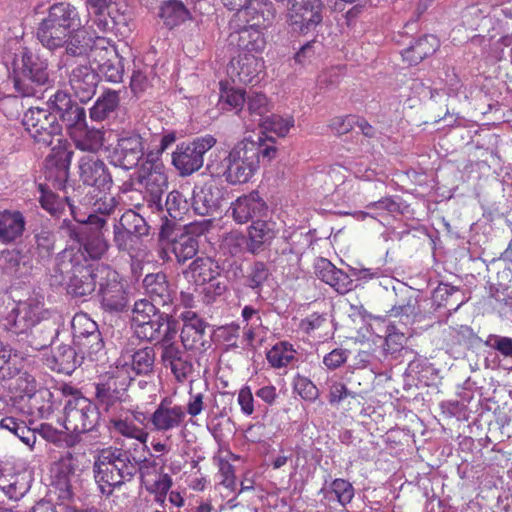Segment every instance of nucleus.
Segmentation results:
<instances>
[{"label":"nucleus","instance_id":"nucleus-13","mask_svg":"<svg viewBox=\"0 0 512 512\" xmlns=\"http://www.w3.org/2000/svg\"><path fill=\"white\" fill-rule=\"evenodd\" d=\"M262 57L241 52L233 57L227 67V74L234 83L257 85L266 74Z\"/></svg>","mask_w":512,"mask_h":512},{"label":"nucleus","instance_id":"nucleus-3","mask_svg":"<svg viewBox=\"0 0 512 512\" xmlns=\"http://www.w3.org/2000/svg\"><path fill=\"white\" fill-rule=\"evenodd\" d=\"M257 149L251 138L238 141L223 158L221 163L214 167L208 164L211 173L221 175L231 185L244 184L251 180L259 169Z\"/></svg>","mask_w":512,"mask_h":512},{"label":"nucleus","instance_id":"nucleus-63","mask_svg":"<svg viewBox=\"0 0 512 512\" xmlns=\"http://www.w3.org/2000/svg\"><path fill=\"white\" fill-rule=\"evenodd\" d=\"M219 484L230 492L236 490V475L234 466L226 459L219 458L217 462Z\"/></svg>","mask_w":512,"mask_h":512},{"label":"nucleus","instance_id":"nucleus-8","mask_svg":"<svg viewBox=\"0 0 512 512\" xmlns=\"http://www.w3.org/2000/svg\"><path fill=\"white\" fill-rule=\"evenodd\" d=\"M22 124L34 141L44 146H50L62 131L57 116L40 107L29 108L23 115Z\"/></svg>","mask_w":512,"mask_h":512},{"label":"nucleus","instance_id":"nucleus-7","mask_svg":"<svg viewBox=\"0 0 512 512\" xmlns=\"http://www.w3.org/2000/svg\"><path fill=\"white\" fill-rule=\"evenodd\" d=\"M217 143L213 135L206 134L189 143L178 144L172 153V164L181 176L198 171L204 163V155Z\"/></svg>","mask_w":512,"mask_h":512},{"label":"nucleus","instance_id":"nucleus-47","mask_svg":"<svg viewBox=\"0 0 512 512\" xmlns=\"http://www.w3.org/2000/svg\"><path fill=\"white\" fill-rule=\"evenodd\" d=\"M119 96L116 92H106L90 108V118L94 121L105 120L118 106Z\"/></svg>","mask_w":512,"mask_h":512},{"label":"nucleus","instance_id":"nucleus-42","mask_svg":"<svg viewBox=\"0 0 512 512\" xmlns=\"http://www.w3.org/2000/svg\"><path fill=\"white\" fill-rule=\"evenodd\" d=\"M189 15L185 5L178 0H169L163 3L159 10V17L163 20L164 24L173 28L183 23Z\"/></svg>","mask_w":512,"mask_h":512},{"label":"nucleus","instance_id":"nucleus-61","mask_svg":"<svg viewBox=\"0 0 512 512\" xmlns=\"http://www.w3.org/2000/svg\"><path fill=\"white\" fill-rule=\"evenodd\" d=\"M293 388L303 400L313 402L319 397L317 386L305 376L296 375L293 380Z\"/></svg>","mask_w":512,"mask_h":512},{"label":"nucleus","instance_id":"nucleus-29","mask_svg":"<svg viewBox=\"0 0 512 512\" xmlns=\"http://www.w3.org/2000/svg\"><path fill=\"white\" fill-rule=\"evenodd\" d=\"M49 105L59 113L66 125L77 124L86 119V111L83 107L73 102L71 95L63 90H57L50 96Z\"/></svg>","mask_w":512,"mask_h":512},{"label":"nucleus","instance_id":"nucleus-56","mask_svg":"<svg viewBox=\"0 0 512 512\" xmlns=\"http://www.w3.org/2000/svg\"><path fill=\"white\" fill-rule=\"evenodd\" d=\"M330 491L336 497L337 502L346 507L355 495V489L351 482L343 478H336L330 483Z\"/></svg>","mask_w":512,"mask_h":512},{"label":"nucleus","instance_id":"nucleus-27","mask_svg":"<svg viewBox=\"0 0 512 512\" xmlns=\"http://www.w3.org/2000/svg\"><path fill=\"white\" fill-rule=\"evenodd\" d=\"M233 219L239 223H247L255 217L262 216L267 211L265 201L257 191L238 197L231 205Z\"/></svg>","mask_w":512,"mask_h":512},{"label":"nucleus","instance_id":"nucleus-21","mask_svg":"<svg viewBox=\"0 0 512 512\" xmlns=\"http://www.w3.org/2000/svg\"><path fill=\"white\" fill-rule=\"evenodd\" d=\"M160 238L169 239L170 249L178 263H185L192 259L199 249L197 236L186 230L174 233V231H171V224L167 219L161 226Z\"/></svg>","mask_w":512,"mask_h":512},{"label":"nucleus","instance_id":"nucleus-51","mask_svg":"<svg viewBox=\"0 0 512 512\" xmlns=\"http://www.w3.org/2000/svg\"><path fill=\"white\" fill-rule=\"evenodd\" d=\"M157 304L148 299L137 300L132 310L131 325L134 332L149 318L154 317L160 310L156 307Z\"/></svg>","mask_w":512,"mask_h":512},{"label":"nucleus","instance_id":"nucleus-53","mask_svg":"<svg viewBox=\"0 0 512 512\" xmlns=\"http://www.w3.org/2000/svg\"><path fill=\"white\" fill-rule=\"evenodd\" d=\"M418 314V301L413 297H409L406 302L394 305L390 310V316L399 318L405 325L413 324Z\"/></svg>","mask_w":512,"mask_h":512},{"label":"nucleus","instance_id":"nucleus-9","mask_svg":"<svg viewBox=\"0 0 512 512\" xmlns=\"http://www.w3.org/2000/svg\"><path fill=\"white\" fill-rule=\"evenodd\" d=\"M69 258L71 262V277L68 283V291L74 296L82 297L95 291L96 284L101 281L103 273L101 268H107L101 264H91L85 259V263L79 261L77 255H71L70 251H64L62 259Z\"/></svg>","mask_w":512,"mask_h":512},{"label":"nucleus","instance_id":"nucleus-49","mask_svg":"<svg viewBox=\"0 0 512 512\" xmlns=\"http://www.w3.org/2000/svg\"><path fill=\"white\" fill-rule=\"evenodd\" d=\"M40 197L39 202L41 207L52 216H59L68 205L71 209L73 206L68 198H60L57 194L47 189L43 184L39 185Z\"/></svg>","mask_w":512,"mask_h":512},{"label":"nucleus","instance_id":"nucleus-19","mask_svg":"<svg viewBox=\"0 0 512 512\" xmlns=\"http://www.w3.org/2000/svg\"><path fill=\"white\" fill-rule=\"evenodd\" d=\"M78 467L75 455L66 451L50 468L51 485L59 491L58 497L62 500H70L73 497L71 478Z\"/></svg>","mask_w":512,"mask_h":512},{"label":"nucleus","instance_id":"nucleus-30","mask_svg":"<svg viewBox=\"0 0 512 512\" xmlns=\"http://www.w3.org/2000/svg\"><path fill=\"white\" fill-rule=\"evenodd\" d=\"M70 236L77 239L80 243L78 252L74 253L79 257V261L87 255L91 260H99L107 252L109 243L101 231H87L82 239L78 238L74 229H70ZM73 255L72 252H70Z\"/></svg>","mask_w":512,"mask_h":512},{"label":"nucleus","instance_id":"nucleus-39","mask_svg":"<svg viewBox=\"0 0 512 512\" xmlns=\"http://www.w3.org/2000/svg\"><path fill=\"white\" fill-rule=\"evenodd\" d=\"M17 365L12 366V369H15L17 373L6 378L12 380L9 389L20 398L27 397L29 400H32L36 397L37 381L31 373L23 370L24 365L19 367Z\"/></svg>","mask_w":512,"mask_h":512},{"label":"nucleus","instance_id":"nucleus-5","mask_svg":"<svg viewBox=\"0 0 512 512\" xmlns=\"http://www.w3.org/2000/svg\"><path fill=\"white\" fill-rule=\"evenodd\" d=\"M133 377L127 363L111 366L99 377L96 383L95 397L98 404L107 413H115L128 397V387Z\"/></svg>","mask_w":512,"mask_h":512},{"label":"nucleus","instance_id":"nucleus-64","mask_svg":"<svg viewBox=\"0 0 512 512\" xmlns=\"http://www.w3.org/2000/svg\"><path fill=\"white\" fill-rule=\"evenodd\" d=\"M165 207L167 214L173 220H180L187 209V202L180 192L174 190L168 193Z\"/></svg>","mask_w":512,"mask_h":512},{"label":"nucleus","instance_id":"nucleus-62","mask_svg":"<svg viewBox=\"0 0 512 512\" xmlns=\"http://www.w3.org/2000/svg\"><path fill=\"white\" fill-rule=\"evenodd\" d=\"M449 343L448 346H469L473 343L476 335L473 329L467 325L449 328Z\"/></svg>","mask_w":512,"mask_h":512},{"label":"nucleus","instance_id":"nucleus-46","mask_svg":"<svg viewBox=\"0 0 512 512\" xmlns=\"http://www.w3.org/2000/svg\"><path fill=\"white\" fill-rule=\"evenodd\" d=\"M155 365V350L152 347L138 349L131 356L130 371L137 375H148L153 372Z\"/></svg>","mask_w":512,"mask_h":512},{"label":"nucleus","instance_id":"nucleus-25","mask_svg":"<svg viewBox=\"0 0 512 512\" xmlns=\"http://www.w3.org/2000/svg\"><path fill=\"white\" fill-rule=\"evenodd\" d=\"M143 415L142 412H132V417L113 416L109 419L108 429L115 436L136 440L147 449L149 432L144 427H140L135 423Z\"/></svg>","mask_w":512,"mask_h":512},{"label":"nucleus","instance_id":"nucleus-15","mask_svg":"<svg viewBox=\"0 0 512 512\" xmlns=\"http://www.w3.org/2000/svg\"><path fill=\"white\" fill-rule=\"evenodd\" d=\"M146 140L138 132H123L113 150L112 158L116 166L129 170L135 168L145 154Z\"/></svg>","mask_w":512,"mask_h":512},{"label":"nucleus","instance_id":"nucleus-2","mask_svg":"<svg viewBox=\"0 0 512 512\" xmlns=\"http://www.w3.org/2000/svg\"><path fill=\"white\" fill-rule=\"evenodd\" d=\"M137 469V461L130 451L116 446L98 450L93 465L95 480L101 492L106 495L131 480Z\"/></svg>","mask_w":512,"mask_h":512},{"label":"nucleus","instance_id":"nucleus-60","mask_svg":"<svg viewBox=\"0 0 512 512\" xmlns=\"http://www.w3.org/2000/svg\"><path fill=\"white\" fill-rule=\"evenodd\" d=\"M74 152L68 149L67 140L58 139V144L52 149L51 157L55 159L56 165L62 170L66 177L72 162Z\"/></svg>","mask_w":512,"mask_h":512},{"label":"nucleus","instance_id":"nucleus-26","mask_svg":"<svg viewBox=\"0 0 512 512\" xmlns=\"http://www.w3.org/2000/svg\"><path fill=\"white\" fill-rule=\"evenodd\" d=\"M140 475L148 492L156 494L158 500L166 497L172 486V478L155 461H145L140 467Z\"/></svg>","mask_w":512,"mask_h":512},{"label":"nucleus","instance_id":"nucleus-14","mask_svg":"<svg viewBox=\"0 0 512 512\" xmlns=\"http://www.w3.org/2000/svg\"><path fill=\"white\" fill-rule=\"evenodd\" d=\"M160 360L166 370H170L178 383H184L193 373L192 357L188 350L174 340H167L159 345Z\"/></svg>","mask_w":512,"mask_h":512},{"label":"nucleus","instance_id":"nucleus-4","mask_svg":"<svg viewBox=\"0 0 512 512\" xmlns=\"http://www.w3.org/2000/svg\"><path fill=\"white\" fill-rule=\"evenodd\" d=\"M81 25L74 6L61 2L53 4L38 29L37 37L50 50L63 47L72 33Z\"/></svg>","mask_w":512,"mask_h":512},{"label":"nucleus","instance_id":"nucleus-20","mask_svg":"<svg viewBox=\"0 0 512 512\" xmlns=\"http://www.w3.org/2000/svg\"><path fill=\"white\" fill-rule=\"evenodd\" d=\"M135 335L148 342H155L161 345L167 340H174L177 335L175 321L167 313L159 311L154 317L149 318L141 325Z\"/></svg>","mask_w":512,"mask_h":512},{"label":"nucleus","instance_id":"nucleus-52","mask_svg":"<svg viewBox=\"0 0 512 512\" xmlns=\"http://www.w3.org/2000/svg\"><path fill=\"white\" fill-rule=\"evenodd\" d=\"M247 108L250 116L263 118L273 108L271 100L262 92L251 91L247 95Z\"/></svg>","mask_w":512,"mask_h":512},{"label":"nucleus","instance_id":"nucleus-50","mask_svg":"<svg viewBox=\"0 0 512 512\" xmlns=\"http://www.w3.org/2000/svg\"><path fill=\"white\" fill-rule=\"evenodd\" d=\"M24 362V358L14 351L9 345L0 341V379L15 375L17 371L12 366Z\"/></svg>","mask_w":512,"mask_h":512},{"label":"nucleus","instance_id":"nucleus-54","mask_svg":"<svg viewBox=\"0 0 512 512\" xmlns=\"http://www.w3.org/2000/svg\"><path fill=\"white\" fill-rule=\"evenodd\" d=\"M2 326L5 330L15 334H21L29 330L20 302L3 317Z\"/></svg>","mask_w":512,"mask_h":512},{"label":"nucleus","instance_id":"nucleus-17","mask_svg":"<svg viewBox=\"0 0 512 512\" xmlns=\"http://www.w3.org/2000/svg\"><path fill=\"white\" fill-rule=\"evenodd\" d=\"M276 17V9L269 0H250L239 12L232 16L231 23L239 27L240 23L267 29Z\"/></svg>","mask_w":512,"mask_h":512},{"label":"nucleus","instance_id":"nucleus-22","mask_svg":"<svg viewBox=\"0 0 512 512\" xmlns=\"http://www.w3.org/2000/svg\"><path fill=\"white\" fill-rule=\"evenodd\" d=\"M68 127L71 139L78 150L97 155L104 146L105 131L88 127L86 119L77 124H70Z\"/></svg>","mask_w":512,"mask_h":512},{"label":"nucleus","instance_id":"nucleus-6","mask_svg":"<svg viewBox=\"0 0 512 512\" xmlns=\"http://www.w3.org/2000/svg\"><path fill=\"white\" fill-rule=\"evenodd\" d=\"M136 174L137 183L144 189L147 206L152 212H162V197L168 180L159 153H146V158Z\"/></svg>","mask_w":512,"mask_h":512},{"label":"nucleus","instance_id":"nucleus-48","mask_svg":"<svg viewBox=\"0 0 512 512\" xmlns=\"http://www.w3.org/2000/svg\"><path fill=\"white\" fill-rule=\"evenodd\" d=\"M114 226L129 233H136L142 236L149 234V227L145 219L132 209L126 210L120 219L114 223Z\"/></svg>","mask_w":512,"mask_h":512},{"label":"nucleus","instance_id":"nucleus-32","mask_svg":"<svg viewBox=\"0 0 512 512\" xmlns=\"http://www.w3.org/2000/svg\"><path fill=\"white\" fill-rule=\"evenodd\" d=\"M69 83L81 102L91 99L97 86V74L88 66L75 67L69 77Z\"/></svg>","mask_w":512,"mask_h":512},{"label":"nucleus","instance_id":"nucleus-57","mask_svg":"<svg viewBox=\"0 0 512 512\" xmlns=\"http://www.w3.org/2000/svg\"><path fill=\"white\" fill-rule=\"evenodd\" d=\"M71 328L73 339L100 332L96 322L85 313H77L73 317Z\"/></svg>","mask_w":512,"mask_h":512},{"label":"nucleus","instance_id":"nucleus-18","mask_svg":"<svg viewBox=\"0 0 512 512\" xmlns=\"http://www.w3.org/2000/svg\"><path fill=\"white\" fill-rule=\"evenodd\" d=\"M79 178L85 185L106 191L112 185V177L105 162L94 154H85L78 160Z\"/></svg>","mask_w":512,"mask_h":512},{"label":"nucleus","instance_id":"nucleus-11","mask_svg":"<svg viewBox=\"0 0 512 512\" xmlns=\"http://www.w3.org/2000/svg\"><path fill=\"white\" fill-rule=\"evenodd\" d=\"M323 8L322 0H290L287 23L292 31L307 34L321 24Z\"/></svg>","mask_w":512,"mask_h":512},{"label":"nucleus","instance_id":"nucleus-55","mask_svg":"<svg viewBox=\"0 0 512 512\" xmlns=\"http://www.w3.org/2000/svg\"><path fill=\"white\" fill-rule=\"evenodd\" d=\"M142 235L129 233L113 225V242L120 252L132 254L140 244Z\"/></svg>","mask_w":512,"mask_h":512},{"label":"nucleus","instance_id":"nucleus-31","mask_svg":"<svg viewBox=\"0 0 512 512\" xmlns=\"http://www.w3.org/2000/svg\"><path fill=\"white\" fill-rule=\"evenodd\" d=\"M143 286L150 300L157 305L167 306L173 302L175 291L164 272L147 274Z\"/></svg>","mask_w":512,"mask_h":512},{"label":"nucleus","instance_id":"nucleus-43","mask_svg":"<svg viewBox=\"0 0 512 512\" xmlns=\"http://www.w3.org/2000/svg\"><path fill=\"white\" fill-rule=\"evenodd\" d=\"M73 344L82 359L88 358L91 361L98 360V355L104 349L100 332L73 339Z\"/></svg>","mask_w":512,"mask_h":512},{"label":"nucleus","instance_id":"nucleus-36","mask_svg":"<svg viewBox=\"0 0 512 512\" xmlns=\"http://www.w3.org/2000/svg\"><path fill=\"white\" fill-rule=\"evenodd\" d=\"M207 323L197 321V324H183L181 330V342L188 351L203 352L210 347V342L206 337Z\"/></svg>","mask_w":512,"mask_h":512},{"label":"nucleus","instance_id":"nucleus-12","mask_svg":"<svg viewBox=\"0 0 512 512\" xmlns=\"http://www.w3.org/2000/svg\"><path fill=\"white\" fill-rule=\"evenodd\" d=\"M98 299L101 308L107 312H122L128 303V293L120 275L111 268H101Z\"/></svg>","mask_w":512,"mask_h":512},{"label":"nucleus","instance_id":"nucleus-33","mask_svg":"<svg viewBox=\"0 0 512 512\" xmlns=\"http://www.w3.org/2000/svg\"><path fill=\"white\" fill-rule=\"evenodd\" d=\"M229 28L233 33L238 34L237 45L246 53H261L266 47V39L263 28L252 27L240 23L239 27L229 21Z\"/></svg>","mask_w":512,"mask_h":512},{"label":"nucleus","instance_id":"nucleus-34","mask_svg":"<svg viewBox=\"0 0 512 512\" xmlns=\"http://www.w3.org/2000/svg\"><path fill=\"white\" fill-rule=\"evenodd\" d=\"M277 235L275 223L265 220H256L248 227L247 249L253 254L261 252L269 246Z\"/></svg>","mask_w":512,"mask_h":512},{"label":"nucleus","instance_id":"nucleus-40","mask_svg":"<svg viewBox=\"0 0 512 512\" xmlns=\"http://www.w3.org/2000/svg\"><path fill=\"white\" fill-rule=\"evenodd\" d=\"M298 352L288 341H280L274 344L266 353L269 365L274 369L287 368L297 361Z\"/></svg>","mask_w":512,"mask_h":512},{"label":"nucleus","instance_id":"nucleus-59","mask_svg":"<svg viewBox=\"0 0 512 512\" xmlns=\"http://www.w3.org/2000/svg\"><path fill=\"white\" fill-rule=\"evenodd\" d=\"M293 126L294 118L292 116L283 118L280 115L272 114L263 122V127L266 130L275 133L279 137H285Z\"/></svg>","mask_w":512,"mask_h":512},{"label":"nucleus","instance_id":"nucleus-23","mask_svg":"<svg viewBox=\"0 0 512 512\" xmlns=\"http://www.w3.org/2000/svg\"><path fill=\"white\" fill-rule=\"evenodd\" d=\"M31 474L26 471H15L14 468L0 467V490L11 500L21 499L30 489Z\"/></svg>","mask_w":512,"mask_h":512},{"label":"nucleus","instance_id":"nucleus-44","mask_svg":"<svg viewBox=\"0 0 512 512\" xmlns=\"http://www.w3.org/2000/svg\"><path fill=\"white\" fill-rule=\"evenodd\" d=\"M78 354L76 348L67 345L59 346L53 354L54 366L52 368L58 373L71 374L78 365Z\"/></svg>","mask_w":512,"mask_h":512},{"label":"nucleus","instance_id":"nucleus-1","mask_svg":"<svg viewBox=\"0 0 512 512\" xmlns=\"http://www.w3.org/2000/svg\"><path fill=\"white\" fill-rule=\"evenodd\" d=\"M15 44L14 52H7L4 61L15 90L22 97H31L37 88L49 83L48 61L18 42Z\"/></svg>","mask_w":512,"mask_h":512},{"label":"nucleus","instance_id":"nucleus-16","mask_svg":"<svg viewBox=\"0 0 512 512\" xmlns=\"http://www.w3.org/2000/svg\"><path fill=\"white\" fill-rule=\"evenodd\" d=\"M186 412L183 406L174 404L169 397H164L150 415L148 421L151 430L163 435L179 429L184 425Z\"/></svg>","mask_w":512,"mask_h":512},{"label":"nucleus","instance_id":"nucleus-45","mask_svg":"<svg viewBox=\"0 0 512 512\" xmlns=\"http://www.w3.org/2000/svg\"><path fill=\"white\" fill-rule=\"evenodd\" d=\"M20 305L23 309V315L25 316L29 329L50 317V311L45 308L43 301L29 298L26 301H20Z\"/></svg>","mask_w":512,"mask_h":512},{"label":"nucleus","instance_id":"nucleus-24","mask_svg":"<svg viewBox=\"0 0 512 512\" xmlns=\"http://www.w3.org/2000/svg\"><path fill=\"white\" fill-rule=\"evenodd\" d=\"M222 196V189L215 181L205 182L194 189L192 208L198 215H211L219 209Z\"/></svg>","mask_w":512,"mask_h":512},{"label":"nucleus","instance_id":"nucleus-28","mask_svg":"<svg viewBox=\"0 0 512 512\" xmlns=\"http://www.w3.org/2000/svg\"><path fill=\"white\" fill-rule=\"evenodd\" d=\"M315 273L321 281L339 294H346L352 290L353 281L350 276L327 259L322 258L317 262Z\"/></svg>","mask_w":512,"mask_h":512},{"label":"nucleus","instance_id":"nucleus-10","mask_svg":"<svg viewBox=\"0 0 512 512\" xmlns=\"http://www.w3.org/2000/svg\"><path fill=\"white\" fill-rule=\"evenodd\" d=\"M100 421L99 408L86 397L69 400L65 406L64 427L75 434L86 433L97 427Z\"/></svg>","mask_w":512,"mask_h":512},{"label":"nucleus","instance_id":"nucleus-35","mask_svg":"<svg viewBox=\"0 0 512 512\" xmlns=\"http://www.w3.org/2000/svg\"><path fill=\"white\" fill-rule=\"evenodd\" d=\"M25 225V217L19 210H0V242H15L23 235Z\"/></svg>","mask_w":512,"mask_h":512},{"label":"nucleus","instance_id":"nucleus-41","mask_svg":"<svg viewBox=\"0 0 512 512\" xmlns=\"http://www.w3.org/2000/svg\"><path fill=\"white\" fill-rule=\"evenodd\" d=\"M218 266L209 257H197L189 266L188 272L197 285L212 281L218 274Z\"/></svg>","mask_w":512,"mask_h":512},{"label":"nucleus","instance_id":"nucleus-58","mask_svg":"<svg viewBox=\"0 0 512 512\" xmlns=\"http://www.w3.org/2000/svg\"><path fill=\"white\" fill-rule=\"evenodd\" d=\"M37 255L44 259L49 258L55 249V235L48 229H41L34 236Z\"/></svg>","mask_w":512,"mask_h":512},{"label":"nucleus","instance_id":"nucleus-38","mask_svg":"<svg viewBox=\"0 0 512 512\" xmlns=\"http://www.w3.org/2000/svg\"><path fill=\"white\" fill-rule=\"evenodd\" d=\"M31 266L25 261V256L18 249H4L0 251V271L12 278H22Z\"/></svg>","mask_w":512,"mask_h":512},{"label":"nucleus","instance_id":"nucleus-37","mask_svg":"<svg viewBox=\"0 0 512 512\" xmlns=\"http://www.w3.org/2000/svg\"><path fill=\"white\" fill-rule=\"evenodd\" d=\"M438 48V39L433 35H426L404 49L402 51V58L410 66L417 65L423 59L434 54Z\"/></svg>","mask_w":512,"mask_h":512}]
</instances>
